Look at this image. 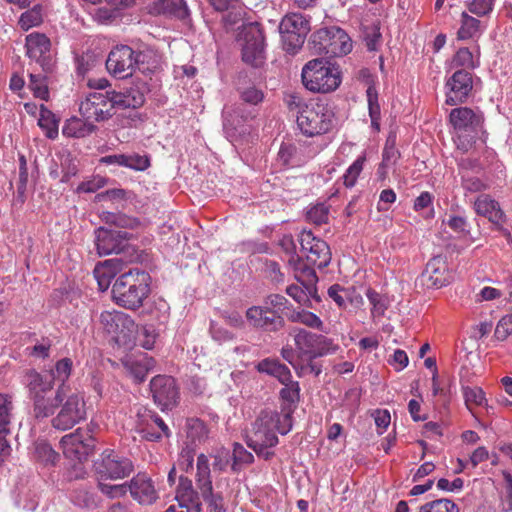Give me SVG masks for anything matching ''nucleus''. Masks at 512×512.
Here are the masks:
<instances>
[{"mask_svg": "<svg viewBox=\"0 0 512 512\" xmlns=\"http://www.w3.org/2000/svg\"><path fill=\"white\" fill-rule=\"evenodd\" d=\"M56 382L49 374H40L36 371H30L26 375V385L29 396L33 402V413L36 418H47L55 413V406L61 401L64 390L68 386L57 387L53 395L52 392Z\"/></svg>", "mask_w": 512, "mask_h": 512, "instance_id": "nucleus-5", "label": "nucleus"}, {"mask_svg": "<svg viewBox=\"0 0 512 512\" xmlns=\"http://www.w3.org/2000/svg\"><path fill=\"white\" fill-rule=\"evenodd\" d=\"M42 20V7L35 5L33 8L21 14L18 23L23 30L27 31L32 27L40 25Z\"/></svg>", "mask_w": 512, "mask_h": 512, "instance_id": "nucleus-43", "label": "nucleus"}, {"mask_svg": "<svg viewBox=\"0 0 512 512\" xmlns=\"http://www.w3.org/2000/svg\"><path fill=\"white\" fill-rule=\"evenodd\" d=\"M34 458L45 465H54L57 462L59 455L48 443L41 441L35 443Z\"/></svg>", "mask_w": 512, "mask_h": 512, "instance_id": "nucleus-41", "label": "nucleus"}, {"mask_svg": "<svg viewBox=\"0 0 512 512\" xmlns=\"http://www.w3.org/2000/svg\"><path fill=\"white\" fill-rule=\"evenodd\" d=\"M123 270V261L120 258H112L99 263L94 268V277L99 289L105 291L109 288L112 279Z\"/></svg>", "mask_w": 512, "mask_h": 512, "instance_id": "nucleus-26", "label": "nucleus"}, {"mask_svg": "<svg viewBox=\"0 0 512 512\" xmlns=\"http://www.w3.org/2000/svg\"><path fill=\"white\" fill-rule=\"evenodd\" d=\"M60 445L67 458L82 461L93 451L94 439L89 431L79 428L63 436Z\"/></svg>", "mask_w": 512, "mask_h": 512, "instance_id": "nucleus-16", "label": "nucleus"}, {"mask_svg": "<svg viewBox=\"0 0 512 512\" xmlns=\"http://www.w3.org/2000/svg\"><path fill=\"white\" fill-rule=\"evenodd\" d=\"M59 409L56 416L52 419V426L57 430H68L76 424L86 419V403L81 393L72 391L68 386L64 390L61 401L55 406V411Z\"/></svg>", "mask_w": 512, "mask_h": 512, "instance_id": "nucleus-9", "label": "nucleus"}, {"mask_svg": "<svg viewBox=\"0 0 512 512\" xmlns=\"http://www.w3.org/2000/svg\"><path fill=\"white\" fill-rule=\"evenodd\" d=\"M198 493L194 489L192 481L183 475L179 476L178 484L175 490V500L180 508H189L191 504L198 500Z\"/></svg>", "mask_w": 512, "mask_h": 512, "instance_id": "nucleus-32", "label": "nucleus"}, {"mask_svg": "<svg viewBox=\"0 0 512 512\" xmlns=\"http://www.w3.org/2000/svg\"><path fill=\"white\" fill-rule=\"evenodd\" d=\"M494 3L495 0H472L468 4V9L472 14L482 17L492 12Z\"/></svg>", "mask_w": 512, "mask_h": 512, "instance_id": "nucleus-58", "label": "nucleus"}, {"mask_svg": "<svg viewBox=\"0 0 512 512\" xmlns=\"http://www.w3.org/2000/svg\"><path fill=\"white\" fill-rule=\"evenodd\" d=\"M150 390L154 402L162 411L175 406L179 398L175 380L170 376L158 375L153 377L150 382Z\"/></svg>", "mask_w": 512, "mask_h": 512, "instance_id": "nucleus-18", "label": "nucleus"}, {"mask_svg": "<svg viewBox=\"0 0 512 512\" xmlns=\"http://www.w3.org/2000/svg\"><path fill=\"white\" fill-rule=\"evenodd\" d=\"M124 167L136 171H144L150 166L149 158L146 155L125 154Z\"/></svg>", "mask_w": 512, "mask_h": 512, "instance_id": "nucleus-54", "label": "nucleus"}, {"mask_svg": "<svg viewBox=\"0 0 512 512\" xmlns=\"http://www.w3.org/2000/svg\"><path fill=\"white\" fill-rule=\"evenodd\" d=\"M264 94L261 90L256 87H248L241 92V99L248 104L257 105L262 102Z\"/></svg>", "mask_w": 512, "mask_h": 512, "instance_id": "nucleus-63", "label": "nucleus"}, {"mask_svg": "<svg viewBox=\"0 0 512 512\" xmlns=\"http://www.w3.org/2000/svg\"><path fill=\"white\" fill-rule=\"evenodd\" d=\"M366 157L364 155L359 156L346 170L343 175V183L345 187L352 188L363 171Z\"/></svg>", "mask_w": 512, "mask_h": 512, "instance_id": "nucleus-44", "label": "nucleus"}, {"mask_svg": "<svg viewBox=\"0 0 512 512\" xmlns=\"http://www.w3.org/2000/svg\"><path fill=\"white\" fill-rule=\"evenodd\" d=\"M103 330L118 345H127L133 340L137 325L128 314L121 311H103L99 318Z\"/></svg>", "mask_w": 512, "mask_h": 512, "instance_id": "nucleus-12", "label": "nucleus"}, {"mask_svg": "<svg viewBox=\"0 0 512 512\" xmlns=\"http://www.w3.org/2000/svg\"><path fill=\"white\" fill-rule=\"evenodd\" d=\"M144 102V94L133 89L126 93L95 91L80 102L79 112L91 122H101L113 116L115 107L137 108Z\"/></svg>", "mask_w": 512, "mask_h": 512, "instance_id": "nucleus-2", "label": "nucleus"}, {"mask_svg": "<svg viewBox=\"0 0 512 512\" xmlns=\"http://www.w3.org/2000/svg\"><path fill=\"white\" fill-rule=\"evenodd\" d=\"M233 462L231 469L234 472L239 471L243 465H249L253 463L254 456L251 452L247 451L241 444L234 443L232 452Z\"/></svg>", "mask_w": 512, "mask_h": 512, "instance_id": "nucleus-42", "label": "nucleus"}, {"mask_svg": "<svg viewBox=\"0 0 512 512\" xmlns=\"http://www.w3.org/2000/svg\"><path fill=\"white\" fill-rule=\"evenodd\" d=\"M296 106L299 108L297 125L304 135L308 137L322 135L334 126L335 114L328 104L310 101L305 104L297 103Z\"/></svg>", "mask_w": 512, "mask_h": 512, "instance_id": "nucleus-7", "label": "nucleus"}, {"mask_svg": "<svg viewBox=\"0 0 512 512\" xmlns=\"http://www.w3.org/2000/svg\"><path fill=\"white\" fill-rule=\"evenodd\" d=\"M71 502L80 508L95 509L99 505V497L91 485L78 484L69 494Z\"/></svg>", "mask_w": 512, "mask_h": 512, "instance_id": "nucleus-28", "label": "nucleus"}, {"mask_svg": "<svg viewBox=\"0 0 512 512\" xmlns=\"http://www.w3.org/2000/svg\"><path fill=\"white\" fill-rule=\"evenodd\" d=\"M483 114L469 107H458L451 110L449 121L455 131V144L459 150L467 151L474 143L478 132L482 129Z\"/></svg>", "mask_w": 512, "mask_h": 512, "instance_id": "nucleus-8", "label": "nucleus"}, {"mask_svg": "<svg viewBox=\"0 0 512 512\" xmlns=\"http://www.w3.org/2000/svg\"><path fill=\"white\" fill-rule=\"evenodd\" d=\"M311 43L316 52L330 57H340L352 50V42L348 34L341 28L332 26L315 32Z\"/></svg>", "mask_w": 512, "mask_h": 512, "instance_id": "nucleus-10", "label": "nucleus"}, {"mask_svg": "<svg viewBox=\"0 0 512 512\" xmlns=\"http://www.w3.org/2000/svg\"><path fill=\"white\" fill-rule=\"evenodd\" d=\"M302 83L313 93H329L341 84V73L337 66L325 59H313L302 68Z\"/></svg>", "mask_w": 512, "mask_h": 512, "instance_id": "nucleus-6", "label": "nucleus"}, {"mask_svg": "<svg viewBox=\"0 0 512 512\" xmlns=\"http://www.w3.org/2000/svg\"><path fill=\"white\" fill-rule=\"evenodd\" d=\"M480 30V21L467 12L461 14V26L457 32L458 39L468 40L475 37Z\"/></svg>", "mask_w": 512, "mask_h": 512, "instance_id": "nucleus-40", "label": "nucleus"}, {"mask_svg": "<svg viewBox=\"0 0 512 512\" xmlns=\"http://www.w3.org/2000/svg\"><path fill=\"white\" fill-rule=\"evenodd\" d=\"M399 155V151L396 148V137L394 135H390L386 140V144L383 150L382 163L386 166H389L396 162Z\"/></svg>", "mask_w": 512, "mask_h": 512, "instance_id": "nucleus-57", "label": "nucleus"}, {"mask_svg": "<svg viewBox=\"0 0 512 512\" xmlns=\"http://www.w3.org/2000/svg\"><path fill=\"white\" fill-rule=\"evenodd\" d=\"M291 335L294 338L298 357L312 361L316 334L305 329L294 328L291 331Z\"/></svg>", "mask_w": 512, "mask_h": 512, "instance_id": "nucleus-30", "label": "nucleus"}, {"mask_svg": "<svg viewBox=\"0 0 512 512\" xmlns=\"http://www.w3.org/2000/svg\"><path fill=\"white\" fill-rule=\"evenodd\" d=\"M128 238L127 232L99 227L95 231V245L100 256L119 253Z\"/></svg>", "mask_w": 512, "mask_h": 512, "instance_id": "nucleus-21", "label": "nucleus"}, {"mask_svg": "<svg viewBox=\"0 0 512 512\" xmlns=\"http://www.w3.org/2000/svg\"><path fill=\"white\" fill-rule=\"evenodd\" d=\"M73 369V362L70 358H62L58 360L54 367L50 369L49 375L53 378V380L58 383V387L69 386L67 381L71 376Z\"/></svg>", "mask_w": 512, "mask_h": 512, "instance_id": "nucleus-38", "label": "nucleus"}, {"mask_svg": "<svg viewBox=\"0 0 512 512\" xmlns=\"http://www.w3.org/2000/svg\"><path fill=\"white\" fill-rule=\"evenodd\" d=\"M187 435L192 441H202L207 437L208 430L203 421L192 418L187 421Z\"/></svg>", "mask_w": 512, "mask_h": 512, "instance_id": "nucleus-52", "label": "nucleus"}, {"mask_svg": "<svg viewBox=\"0 0 512 512\" xmlns=\"http://www.w3.org/2000/svg\"><path fill=\"white\" fill-rule=\"evenodd\" d=\"M464 398L468 409L472 410V405L482 406L485 404V394L479 387H466L464 388Z\"/></svg>", "mask_w": 512, "mask_h": 512, "instance_id": "nucleus-53", "label": "nucleus"}, {"mask_svg": "<svg viewBox=\"0 0 512 512\" xmlns=\"http://www.w3.org/2000/svg\"><path fill=\"white\" fill-rule=\"evenodd\" d=\"M286 293L299 304L307 305L310 302L311 295L302 285L292 284L287 287Z\"/></svg>", "mask_w": 512, "mask_h": 512, "instance_id": "nucleus-61", "label": "nucleus"}, {"mask_svg": "<svg viewBox=\"0 0 512 512\" xmlns=\"http://www.w3.org/2000/svg\"><path fill=\"white\" fill-rule=\"evenodd\" d=\"M289 265L294 270L295 279L308 291L311 298L320 301L317 296L316 282L317 275L315 270L310 266L311 264L305 263L299 256L292 254L288 260Z\"/></svg>", "mask_w": 512, "mask_h": 512, "instance_id": "nucleus-23", "label": "nucleus"}, {"mask_svg": "<svg viewBox=\"0 0 512 512\" xmlns=\"http://www.w3.org/2000/svg\"><path fill=\"white\" fill-rule=\"evenodd\" d=\"M446 104L455 106L466 102L473 89L471 73L464 69L455 71L446 81Z\"/></svg>", "mask_w": 512, "mask_h": 512, "instance_id": "nucleus-17", "label": "nucleus"}, {"mask_svg": "<svg viewBox=\"0 0 512 512\" xmlns=\"http://www.w3.org/2000/svg\"><path fill=\"white\" fill-rule=\"evenodd\" d=\"M327 294L339 308L346 307V300L350 295L346 288L339 284H333L328 288Z\"/></svg>", "mask_w": 512, "mask_h": 512, "instance_id": "nucleus-59", "label": "nucleus"}, {"mask_svg": "<svg viewBox=\"0 0 512 512\" xmlns=\"http://www.w3.org/2000/svg\"><path fill=\"white\" fill-rule=\"evenodd\" d=\"M207 503L208 512H227L224 497L221 493H214L213 488L200 492Z\"/></svg>", "mask_w": 512, "mask_h": 512, "instance_id": "nucleus-46", "label": "nucleus"}, {"mask_svg": "<svg viewBox=\"0 0 512 512\" xmlns=\"http://www.w3.org/2000/svg\"><path fill=\"white\" fill-rule=\"evenodd\" d=\"M196 484L200 492L213 488L209 460L204 454H200L197 457Z\"/></svg>", "mask_w": 512, "mask_h": 512, "instance_id": "nucleus-37", "label": "nucleus"}, {"mask_svg": "<svg viewBox=\"0 0 512 512\" xmlns=\"http://www.w3.org/2000/svg\"><path fill=\"white\" fill-rule=\"evenodd\" d=\"M419 512H459V508L449 499H438L422 505Z\"/></svg>", "mask_w": 512, "mask_h": 512, "instance_id": "nucleus-49", "label": "nucleus"}, {"mask_svg": "<svg viewBox=\"0 0 512 512\" xmlns=\"http://www.w3.org/2000/svg\"><path fill=\"white\" fill-rule=\"evenodd\" d=\"M284 387L280 391L281 398L288 403V406L283 408H290L293 411L291 405H295L300 398V387L299 383L290 380L288 383H283Z\"/></svg>", "mask_w": 512, "mask_h": 512, "instance_id": "nucleus-50", "label": "nucleus"}, {"mask_svg": "<svg viewBox=\"0 0 512 512\" xmlns=\"http://www.w3.org/2000/svg\"><path fill=\"white\" fill-rule=\"evenodd\" d=\"M420 281L423 286L436 289L449 284L451 273L446 261L440 256L430 259L421 273Z\"/></svg>", "mask_w": 512, "mask_h": 512, "instance_id": "nucleus-20", "label": "nucleus"}, {"mask_svg": "<svg viewBox=\"0 0 512 512\" xmlns=\"http://www.w3.org/2000/svg\"><path fill=\"white\" fill-rule=\"evenodd\" d=\"M338 348L339 346L331 338L316 334L313 359L333 354Z\"/></svg>", "mask_w": 512, "mask_h": 512, "instance_id": "nucleus-45", "label": "nucleus"}, {"mask_svg": "<svg viewBox=\"0 0 512 512\" xmlns=\"http://www.w3.org/2000/svg\"><path fill=\"white\" fill-rule=\"evenodd\" d=\"M29 88L36 98L47 101L49 98V90L46 77L41 74H30Z\"/></svg>", "mask_w": 512, "mask_h": 512, "instance_id": "nucleus-47", "label": "nucleus"}, {"mask_svg": "<svg viewBox=\"0 0 512 512\" xmlns=\"http://www.w3.org/2000/svg\"><path fill=\"white\" fill-rule=\"evenodd\" d=\"M128 491L133 500L142 506L155 504L159 496L155 482L146 473H138L128 482Z\"/></svg>", "mask_w": 512, "mask_h": 512, "instance_id": "nucleus-19", "label": "nucleus"}, {"mask_svg": "<svg viewBox=\"0 0 512 512\" xmlns=\"http://www.w3.org/2000/svg\"><path fill=\"white\" fill-rule=\"evenodd\" d=\"M26 49L28 57L45 69L48 64L46 54L50 50L49 39L44 34L31 33L26 37Z\"/></svg>", "mask_w": 512, "mask_h": 512, "instance_id": "nucleus-27", "label": "nucleus"}, {"mask_svg": "<svg viewBox=\"0 0 512 512\" xmlns=\"http://www.w3.org/2000/svg\"><path fill=\"white\" fill-rule=\"evenodd\" d=\"M265 307H268L272 311H275L277 314L279 311H282L286 308L288 300L279 294H271L265 299Z\"/></svg>", "mask_w": 512, "mask_h": 512, "instance_id": "nucleus-64", "label": "nucleus"}, {"mask_svg": "<svg viewBox=\"0 0 512 512\" xmlns=\"http://www.w3.org/2000/svg\"><path fill=\"white\" fill-rule=\"evenodd\" d=\"M93 122L85 118L72 116L67 119L62 127V134L69 138H85L96 131Z\"/></svg>", "mask_w": 512, "mask_h": 512, "instance_id": "nucleus-29", "label": "nucleus"}, {"mask_svg": "<svg viewBox=\"0 0 512 512\" xmlns=\"http://www.w3.org/2000/svg\"><path fill=\"white\" fill-rule=\"evenodd\" d=\"M474 209L478 215L487 217L491 222L499 224L504 220V213L498 202L489 195H480L474 202Z\"/></svg>", "mask_w": 512, "mask_h": 512, "instance_id": "nucleus-31", "label": "nucleus"}, {"mask_svg": "<svg viewBox=\"0 0 512 512\" xmlns=\"http://www.w3.org/2000/svg\"><path fill=\"white\" fill-rule=\"evenodd\" d=\"M246 317L254 327L268 331H277L284 324L281 316L265 306L250 307L246 312Z\"/></svg>", "mask_w": 512, "mask_h": 512, "instance_id": "nucleus-24", "label": "nucleus"}, {"mask_svg": "<svg viewBox=\"0 0 512 512\" xmlns=\"http://www.w3.org/2000/svg\"><path fill=\"white\" fill-rule=\"evenodd\" d=\"M242 60L252 66H259L264 60V35L258 23H251L242 31Z\"/></svg>", "mask_w": 512, "mask_h": 512, "instance_id": "nucleus-14", "label": "nucleus"}, {"mask_svg": "<svg viewBox=\"0 0 512 512\" xmlns=\"http://www.w3.org/2000/svg\"><path fill=\"white\" fill-rule=\"evenodd\" d=\"M292 426V410L290 408H282L281 412L263 410L247 436V445L258 455L269 459L273 453L268 451V448L278 444L276 433L286 435L291 431Z\"/></svg>", "mask_w": 512, "mask_h": 512, "instance_id": "nucleus-1", "label": "nucleus"}, {"mask_svg": "<svg viewBox=\"0 0 512 512\" xmlns=\"http://www.w3.org/2000/svg\"><path fill=\"white\" fill-rule=\"evenodd\" d=\"M369 116L371 119V125L376 130H379V120L381 115V109L378 102V92L375 88L373 79L370 80L366 90Z\"/></svg>", "mask_w": 512, "mask_h": 512, "instance_id": "nucleus-39", "label": "nucleus"}, {"mask_svg": "<svg viewBox=\"0 0 512 512\" xmlns=\"http://www.w3.org/2000/svg\"><path fill=\"white\" fill-rule=\"evenodd\" d=\"M158 333L153 325H145L142 327L139 334L140 345L146 349L151 350L154 348Z\"/></svg>", "mask_w": 512, "mask_h": 512, "instance_id": "nucleus-55", "label": "nucleus"}, {"mask_svg": "<svg viewBox=\"0 0 512 512\" xmlns=\"http://www.w3.org/2000/svg\"><path fill=\"white\" fill-rule=\"evenodd\" d=\"M366 297L372 306V308H371L372 317L375 318V317L383 316L387 309V304H386L385 299L378 292H376L372 289L367 290Z\"/></svg>", "mask_w": 512, "mask_h": 512, "instance_id": "nucleus-51", "label": "nucleus"}, {"mask_svg": "<svg viewBox=\"0 0 512 512\" xmlns=\"http://www.w3.org/2000/svg\"><path fill=\"white\" fill-rule=\"evenodd\" d=\"M156 55L151 50L134 51L127 45H118L113 48L106 60V68L113 76L124 79L132 76L138 69L146 74L157 67Z\"/></svg>", "mask_w": 512, "mask_h": 512, "instance_id": "nucleus-4", "label": "nucleus"}, {"mask_svg": "<svg viewBox=\"0 0 512 512\" xmlns=\"http://www.w3.org/2000/svg\"><path fill=\"white\" fill-rule=\"evenodd\" d=\"M328 214H329V209L328 207L323 204V203H320V204H317V205H314L312 206L308 211H307V219L316 224V225H320L322 223H326L327 220H328Z\"/></svg>", "mask_w": 512, "mask_h": 512, "instance_id": "nucleus-56", "label": "nucleus"}, {"mask_svg": "<svg viewBox=\"0 0 512 512\" xmlns=\"http://www.w3.org/2000/svg\"><path fill=\"white\" fill-rule=\"evenodd\" d=\"M512 334V314L503 316L495 329V337L504 341Z\"/></svg>", "mask_w": 512, "mask_h": 512, "instance_id": "nucleus-60", "label": "nucleus"}, {"mask_svg": "<svg viewBox=\"0 0 512 512\" xmlns=\"http://www.w3.org/2000/svg\"><path fill=\"white\" fill-rule=\"evenodd\" d=\"M108 479H97L98 489L107 497L114 499L126 495L128 492V482L123 484H109L106 483Z\"/></svg>", "mask_w": 512, "mask_h": 512, "instance_id": "nucleus-48", "label": "nucleus"}, {"mask_svg": "<svg viewBox=\"0 0 512 512\" xmlns=\"http://www.w3.org/2000/svg\"><path fill=\"white\" fill-rule=\"evenodd\" d=\"M479 48L475 49V53L472 52L469 48H460L456 54L454 55L451 61L452 68H467V69H475L479 66Z\"/></svg>", "mask_w": 512, "mask_h": 512, "instance_id": "nucleus-34", "label": "nucleus"}, {"mask_svg": "<svg viewBox=\"0 0 512 512\" xmlns=\"http://www.w3.org/2000/svg\"><path fill=\"white\" fill-rule=\"evenodd\" d=\"M150 282L151 277L145 270L131 268L115 280L112 286L113 300L123 308L136 310L148 297Z\"/></svg>", "mask_w": 512, "mask_h": 512, "instance_id": "nucleus-3", "label": "nucleus"}, {"mask_svg": "<svg viewBox=\"0 0 512 512\" xmlns=\"http://www.w3.org/2000/svg\"><path fill=\"white\" fill-rule=\"evenodd\" d=\"M213 457V468L219 471H225L232 458L230 451L224 447L218 449Z\"/></svg>", "mask_w": 512, "mask_h": 512, "instance_id": "nucleus-62", "label": "nucleus"}, {"mask_svg": "<svg viewBox=\"0 0 512 512\" xmlns=\"http://www.w3.org/2000/svg\"><path fill=\"white\" fill-rule=\"evenodd\" d=\"M13 409L11 396L0 393V462L9 456L11 451L7 436L10 434Z\"/></svg>", "mask_w": 512, "mask_h": 512, "instance_id": "nucleus-22", "label": "nucleus"}, {"mask_svg": "<svg viewBox=\"0 0 512 512\" xmlns=\"http://www.w3.org/2000/svg\"><path fill=\"white\" fill-rule=\"evenodd\" d=\"M122 364L129 376L137 383L145 380L147 374L154 369L155 360L146 353L127 355Z\"/></svg>", "mask_w": 512, "mask_h": 512, "instance_id": "nucleus-25", "label": "nucleus"}, {"mask_svg": "<svg viewBox=\"0 0 512 512\" xmlns=\"http://www.w3.org/2000/svg\"><path fill=\"white\" fill-rule=\"evenodd\" d=\"M96 479L121 480L134 471L130 458L113 449H105L94 462Z\"/></svg>", "mask_w": 512, "mask_h": 512, "instance_id": "nucleus-11", "label": "nucleus"}, {"mask_svg": "<svg viewBox=\"0 0 512 512\" xmlns=\"http://www.w3.org/2000/svg\"><path fill=\"white\" fill-rule=\"evenodd\" d=\"M309 31V21L302 14L290 13L284 16L279 25L284 50L295 54L304 44Z\"/></svg>", "mask_w": 512, "mask_h": 512, "instance_id": "nucleus-13", "label": "nucleus"}, {"mask_svg": "<svg viewBox=\"0 0 512 512\" xmlns=\"http://www.w3.org/2000/svg\"><path fill=\"white\" fill-rule=\"evenodd\" d=\"M101 219L106 224L119 228L137 229L141 226V222L137 218L122 213L104 211L101 214Z\"/></svg>", "mask_w": 512, "mask_h": 512, "instance_id": "nucleus-36", "label": "nucleus"}, {"mask_svg": "<svg viewBox=\"0 0 512 512\" xmlns=\"http://www.w3.org/2000/svg\"><path fill=\"white\" fill-rule=\"evenodd\" d=\"M39 114L38 125L45 132L46 137L55 139L58 136L59 120L44 104L40 105Z\"/></svg>", "mask_w": 512, "mask_h": 512, "instance_id": "nucleus-35", "label": "nucleus"}, {"mask_svg": "<svg viewBox=\"0 0 512 512\" xmlns=\"http://www.w3.org/2000/svg\"><path fill=\"white\" fill-rule=\"evenodd\" d=\"M156 9L161 14L181 20L187 18L190 14L186 0H159Z\"/></svg>", "mask_w": 512, "mask_h": 512, "instance_id": "nucleus-33", "label": "nucleus"}, {"mask_svg": "<svg viewBox=\"0 0 512 512\" xmlns=\"http://www.w3.org/2000/svg\"><path fill=\"white\" fill-rule=\"evenodd\" d=\"M299 242L308 263L318 268L328 266L331 252L324 240L315 237L311 231L303 230L299 235Z\"/></svg>", "mask_w": 512, "mask_h": 512, "instance_id": "nucleus-15", "label": "nucleus"}]
</instances>
